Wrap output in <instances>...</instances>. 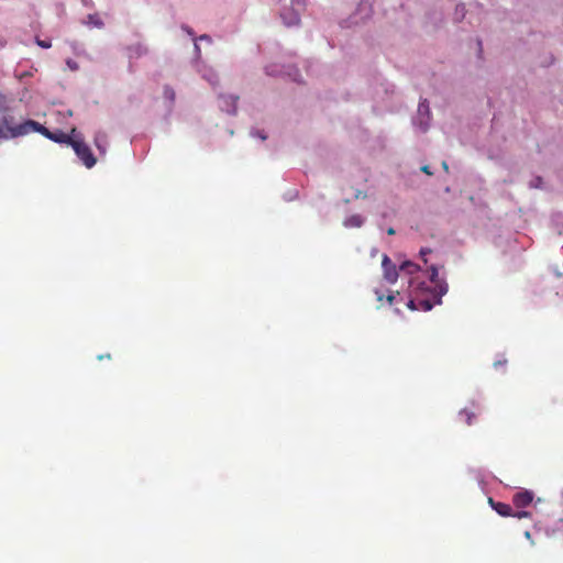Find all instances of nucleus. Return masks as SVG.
<instances>
[{"label": "nucleus", "mask_w": 563, "mask_h": 563, "mask_svg": "<svg viewBox=\"0 0 563 563\" xmlns=\"http://www.w3.org/2000/svg\"><path fill=\"white\" fill-rule=\"evenodd\" d=\"M284 75L287 76L290 80H292L295 82H298V84L302 82L301 75H300L298 68L295 66H290V65L285 66Z\"/></svg>", "instance_id": "nucleus-17"}, {"label": "nucleus", "mask_w": 563, "mask_h": 563, "mask_svg": "<svg viewBox=\"0 0 563 563\" xmlns=\"http://www.w3.org/2000/svg\"><path fill=\"white\" fill-rule=\"evenodd\" d=\"M194 48H195V54H196L197 58H199L200 54H201V49H200V46L198 45L197 41H195Z\"/></svg>", "instance_id": "nucleus-35"}, {"label": "nucleus", "mask_w": 563, "mask_h": 563, "mask_svg": "<svg viewBox=\"0 0 563 563\" xmlns=\"http://www.w3.org/2000/svg\"><path fill=\"white\" fill-rule=\"evenodd\" d=\"M198 73L201 75V77L208 81L212 87L218 86L219 78L216 70L207 65H199L198 66Z\"/></svg>", "instance_id": "nucleus-10"}, {"label": "nucleus", "mask_w": 563, "mask_h": 563, "mask_svg": "<svg viewBox=\"0 0 563 563\" xmlns=\"http://www.w3.org/2000/svg\"><path fill=\"white\" fill-rule=\"evenodd\" d=\"M84 23L86 25H88V26H91V27H97V29H103L104 27V23L100 19L98 13H90V14H88L86 20L84 21Z\"/></svg>", "instance_id": "nucleus-16"}, {"label": "nucleus", "mask_w": 563, "mask_h": 563, "mask_svg": "<svg viewBox=\"0 0 563 563\" xmlns=\"http://www.w3.org/2000/svg\"><path fill=\"white\" fill-rule=\"evenodd\" d=\"M148 52V48L143 43H136L132 44L128 47V53L130 58H140L144 55H146Z\"/></svg>", "instance_id": "nucleus-13"}, {"label": "nucleus", "mask_w": 563, "mask_h": 563, "mask_svg": "<svg viewBox=\"0 0 563 563\" xmlns=\"http://www.w3.org/2000/svg\"><path fill=\"white\" fill-rule=\"evenodd\" d=\"M430 253H431L430 249H421L420 250V256H421V258H423L424 263H427L426 255L430 254Z\"/></svg>", "instance_id": "nucleus-33"}, {"label": "nucleus", "mask_w": 563, "mask_h": 563, "mask_svg": "<svg viewBox=\"0 0 563 563\" xmlns=\"http://www.w3.org/2000/svg\"><path fill=\"white\" fill-rule=\"evenodd\" d=\"M533 500V493L531 490H521L515 494L512 503L518 508H523L530 505Z\"/></svg>", "instance_id": "nucleus-11"}, {"label": "nucleus", "mask_w": 563, "mask_h": 563, "mask_svg": "<svg viewBox=\"0 0 563 563\" xmlns=\"http://www.w3.org/2000/svg\"><path fill=\"white\" fill-rule=\"evenodd\" d=\"M489 504L492 508L503 517H509L512 515V509L508 504L494 501L493 498H489Z\"/></svg>", "instance_id": "nucleus-14"}, {"label": "nucleus", "mask_w": 563, "mask_h": 563, "mask_svg": "<svg viewBox=\"0 0 563 563\" xmlns=\"http://www.w3.org/2000/svg\"><path fill=\"white\" fill-rule=\"evenodd\" d=\"M431 111L427 99H421L417 113L412 118V124L420 132L426 133L430 128Z\"/></svg>", "instance_id": "nucleus-4"}, {"label": "nucleus", "mask_w": 563, "mask_h": 563, "mask_svg": "<svg viewBox=\"0 0 563 563\" xmlns=\"http://www.w3.org/2000/svg\"><path fill=\"white\" fill-rule=\"evenodd\" d=\"M93 144L100 155H106L109 145L108 134L102 130L97 131L93 136Z\"/></svg>", "instance_id": "nucleus-12"}, {"label": "nucleus", "mask_w": 563, "mask_h": 563, "mask_svg": "<svg viewBox=\"0 0 563 563\" xmlns=\"http://www.w3.org/2000/svg\"><path fill=\"white\" fill-rule=\"evenodd\" d=\"M542 183H543L542 177L536 176L529 181V187L539 189V188H542Z\"/></svg>", "instance_id": "nucleus-22"}, {"label": "nucleus", "mask_w": 563, "mask_h": 563, "mask_svg": "<svg viewBox=\"0 0 563 563\" xmlns=\"http://www.w3.org/2000/svg\"><path fill=\"white\" fill-rule=\"evenodd\" d=\"M238 96L234 95H220L219 96V108L221 111L229 114L236 113Z\"/></svg>", "instance_id": "nucleus-9"}, {"label": "nucleus", "mask_w": 563, "mask_h": 563, "mask_svg": "<svg viewBox=\"0 0 563 563\" xmlns=\"http://www.w3.org/2000/svg\"><path fill=\"white\" fill-rule=\"evenodd\" d=\"M81 3L88 8V9H93L95 8V3L92 0H81Z\"/></svg>", "instance_id": "nucleus-32"}, {"label": "nucleus", "mask_w": 563, "mask_h": 563, "mask_svg": "<svg viewBox=\"0 0 563 563\" xmlns=\"http://www.w3.org/2000/svg\"><path fill=\"white\" fill-rule=\"evenodd\" d=\"M506 362H507L506 360H503V361H496V362L494 363V366H495L496 368H498L499 366L505 365V364H506Z\"/></svg>", "instance_id": "nucleus-38"}, {"label": "nucleus", "mask_w": 563, "mask_h": 563, "mask_svg": "<svg viewBox=\"0 0 563 563\" xmlns=\"http://www.w3.org/2000/svg\"><path fill=\"white\" fill-rule=\"evenodd\" d=\"M394 300H395V295H394V294H389V295L387 296V301H388V303H389V305H393Z\"/></svg>", "instance_id": "nucleus-39"}, {"label": "nucleus", "mask_w": 563, "mask_h": 563, "mask_svg": "<svg viewBox=\"0 0 563 563\" xmlns=\"http://www.w3.org/2000/svg\"><path fill=\"white\" fill-rule=\"evenodd\" d=\"M376 299L382 301L384 299V294L379 289H375Z\"/></svg>", "instance_id": "nucleus-36"}, {"label": "nucleus", "mask_w": 563, "mask_h": 563, "mask_svg": "<svg viewBox=\"0 0 563 563\" xmlns=\"http://www.w3.org/2000/svg\"><path fill=\"white\" fill-rule=\"evenodd\" d=\"M285 66L272 64L265 67V71L268 76H282L284 75Z\"/></svg>", "instance_id": "nucleus-18"}, {"label": "nucleus", "mask_w": 563, "mask_h": 563, "mask_svg": "<svg viewBox=\"0 0 563 563\" xmlns=\"http://www.w3.org/2000/svg\"><path fill=\"white\" fill-rule=\"evenodd\" d=\"M291 7L302 10L305 7L303 0H291Z\"/></svg>", "instance_id": "nucleus-27"}, {"label": "nucleus", "mask_w": 563, "mask_h": 563, "mask_svg": "<svg viewBox=\"0 0 563 563\" xmlns=\"http://www.w3.org/2000/svg\"><path fill=\"white\" fill-rule=\"evenodd\" d=\"M380 87L383 88V90L386 92V93H391L394 92V86L388 84V82H382L380 84Z\"/></svg>", "instance_id": "nucleus-26"}, {"label": "nucleus", "mask_w": 563, "mask_h": 563, "mask_svg": "<svg viewBox=\"0 0 563 563\" xmlns=\"http://www.w3.org/2000/svg\"><path fill=\"white\" fill-rule=\"evenodd\" d=\"M198 40H199V41H205V42H207V43H209V44H210V43H212V38H211V36H210V35H208V34H202V35H200L199 37L195 38V41H198Z\"/></svg>", "instance_id": "nucleus-30"}, {"label": "nucleus", "mask_w": 563, "mask_h": 563, "mask_svg": "<svg viewBox=\"0 0 563 563\" xmlns=\"http://www.w3.org/2000/svg\"><path fill=\"white\" fill-rule=\"evenodd\" d=\"M374 0H360L355 11L340 22L342 27H352L360 25L371 19L373 14Z\"/></svg>", "instance_id": "nucleus-3"}, {"label": "nucleus", "mask_w": 563, "mask_h": 563, "mask_svg": "<svg viewBox=\"0 0 563 563\" xmlns=\"http://www.w3.org/2000/svg\"><path fill=\"white\" fill-rule=\"evenodd\" d=\"M399 271H405V272H407L408 274H413V273H416L417 271H419V266H418L417 264H415L413 262L406 261V262H404V263L400 265Z\"/></svg>", "instance_id": "nucleus-19"}, {"label": "nucleus", "mask_w": 563, "mask_h": 563, "mask_svg": "<svg viewBox=\"0 0 563 563\" xmlns=\"http://www.w3.org/2000/svg\"><path fill=\"white\" fill-rule=\"evenodd\" d=\"M163 95H164V98L169 102V106H172L174 103L175 97H176L175 90L169 86H165Z\"/></svg>", "instance_id": "nucleus-20"}, {"label": "nucleus", "mask_w": 563, "mask_h": 563, "mask_svg": "<svg viewBox=\"0 0 563 563\" xmlns=\"http://www.w3.org/2000/svg\"><path fill=\"white\" fill-rule=\"evenodd\" d=\"M430 283L433 287L429 286L426 282L417 283V289L421 292L430 291L432 296L435 298L434 302H431L430 299H419L418 300V309L423 311H430L434 305H441L442 297L448 292L449 285L445 279L439 277V271L435 265L430 266Z\"/></svg>", "instance_id": "nucleus-1"}, {"label": "nucleus", "mask_w": 563, "mask_h": 563, "mask_svg": "<svg viewBox=\"0 0 563 563\" xmlns=\"http://www.w3.org/2000/svg\"><path fill=\"white\" fill-rule=\"evenodd\" d=\"M421 170L427 175H432V172L430 170V167L428 165L422 166Z\"/></svg>", "instance_id": "nucleus-37"}, {"label": "nucleus", "mask_w": 563, "mask_h": 563, "mask_svg": "<svg viewBox=\"0 0 563 563\" xmlns=\"http://www.w3.org/2000/svg\"><path fill=\"white\" fill-rule=\"evenodd\" d=\"M377 253H378V250H377L376 247H373V249L371 250V256H372V257H375V256L377 255Z\"/></svg>", "instance_id": "nucleus-40"}, {"label": "nucleus", "mask_w": 563, "mask_h": 563, "mask_svg": "<svg viewBox=\"0 0 563 563\" xmlns=\"http://www.w3.org/2000/svg\"><path fill=\"white\" fill-rule=\"evenodd\" d=\"M287 197H288V198H287L288 200H291V199H292V197H290V194H287Z\"/></svg>", "instance_id": "nucleus-46"}, {"label": "nucleus", "mask_w": 563, "mask_h": 563, "mask_svg": "<svg viewBox=\"0 0 563 563\" xmlns=\"http://www.w3.org/2000/svg\"><path fill=\"white\" fill-rule=\"evenodd\" d=\"M300 11L294 7L284 9L280 13L283 23L288 27L298 26L300 23Z\"/></svg>", "instance_id": "nucleus-8"}, {"label": "nucleus", "mask_w": 563, "mask_h": 563, "mask_svg": "<svg viewBox=\"0 0 563 563\" xmlns=\"http://www.w3.org/2000/svg\"><path fill=\"white\" fill-rule=\"evenodd\" d=\"M408 307H409L410 309H412V310L418 309V301H417V300H415V299H410V300L408 301Z\"/></svg>", "instance_id": "nucleus-34"}, {"label": "nucleus", "mask_w": 563, "mask_h": 563, "mask_svg": "<svg viewBox=\"0 0 563 563\" xmlns=\"http://www.w3.org/2000/svg\"><path fill=\"white\" fill-rule=\"evenodd\" d=\"M525 537L530 540L531 539V533L529 531H526L525 532Z\"/></svg>", "instance_id": "nucleus-43"}, {"label": "nucleus", "mask_w": 563, "mask_h": 563, "mask_svg": "<svg viewBox=\"0 0 563 563\" xmlns=\"http://www.w3.org/2000/svg\"><path fill=\"white\" fill-rule=\"evenodd\" d=\"M387 233H388L389 235H394L396 232H395V230H394L393 228H389V229L387 230Z\"/></svg>", "instance_id": "nucleus-42"}, {"label": "nucleus", "mask_w": 563, "mask_h": 563, "mask_svg": "<svg viewBox=\"0 0 563 563\" xmlns=\"http://www.w3.org/2000/svg\"><path fill=\"white\" fill-rule=\"evenodd\" d=\"M287 197H288V198H287L288 200H291V199H292V197H290V194H287Z\"/></svg>", "instance_id": "nucleus-45"}, {"label": "nucleus", "mask_w": 563, "mask_h": 563, "mask_svg": "<svg viewBox=\"0 0 563 563\" xmlns=\"http://www.w3.org/2000/svg\"><path fill=\"white\" fill-rule=\"evenodd\" d=\"M36 43L38 46L43 47V48H49L52 46V43L51 41L48 40H36Z\"/></svg>", "instance_id": "nucleus-25"}, {"label": "nucleus", "mask_w": 563, "mask_h": 563, "mask_svg": "<svg viewBox=\"0 0 563 563\" xmlns=\"http://www.w3.org/2000/svg\"><path fill=\"white\" fill-rule=\"evenodd\" d=\"M511 516H514V517H516V518L521 519V518L529 517V516H530V512L525 511V510H520V511H517V512H512V515H511Z\"/></svg>", "instance_id": "nucleus-28"}, {"label": "nucleus", "mask_w": 563, "mask_h": 563, "mask_svg": "<svg viewBox=\"0 0 563 563\" xmlns=\"http://www.w3.org/2000/svg\"><path fill=\"white\" fill-rule=\"evenodd\" d=\"M382 268L385 280L389 284H395L398 279V269L386 254L383 255Z\"/></svg>", "instance_id": "nucleus-7"}, {"label": "nucleus", "mask_w": 563, "mask_h": 563, "mask_svg": "<svg viewBox=\"0 0 563 563\" xmlns=\"http://www.w3.org/2000/svg\"><path fill=\"white\" fill-rule=\"evenodd\" d=\"M16 132H18L16 134H30L32 132H38L56 143H64V144H68V145L73 139L62 131L51 132L44 125H42L38 122L33 121V120L24 121L23 125L20 126Z\"/></svg>", "instance_id": "nucleus-2"}, {"label": "nucleus", "mask_w": 563, "mask_h": 563, "mask_svg": "<svg viewBox=\"0 0 563 563\" xmlns=\"http://www.w3.org/2000/svg\"><path fill=\"white\" fill-rule=\"evenodd\" d=\"M365 223V218L361 214H352L343 221L345 228H361Z\"/></svg>", "instance_id": "nucleus-15"}, {"label": "nucleus", "mask_w": 563, "mask_h": 563, "mask_svg": "<svg viewBox=\"0 0 563 563\" xmlns=\"http://www.w3.org/2000/svg\"><path fill=\"white\" fill-rule=\"evenodd\" d=\"M98 358L99 360L106 358V355H99Z\"/></svg>", "instance_id": "nucleus-44"}, {"label": "nucleus", "mask_w": 563, "mask_h": 563, "mask_svg": "<svg viewBox=\"0 0 563 563\" xmlns=\"http://www.w3.org/2000/svg\"><path fill=\"white\" fill-rule=\"evenodd\" d=\"M460 416H465L466 417V423L468 426L472 424V420L474 418V413L470 412L467 409H462L460 412H459Z\"/></svg>", "instance_id": "nucleus-23"}, {"label": "nucleus", "mask_w": 563, "mask_h": 563, "mask_svg": "<svg viewBox=\"0 0 563 563\" xmlns=\"http://www.w3.org/2000/svg\"><path fill=\"white\" fill-rule=\"evenodd\" d=\"M69 145L87 168H92L96 165V157L90 147L84 141L71 139Z\"/></svg>", "instance_id": "nucleus-5"}, {"label": "nucleus", "mask_w": 563, "mask_h": 563, "mask_svg": "<svg viewBox=\"0 0 563 563\" xmlns=\"http://www.w3.org/2000/svg\"><path fill=\"white\" fill-rule=\"evenodd\" d=\"M442 167H443V169H444L445 172H448V170H449V165H448V163H446L445 161H443V162H442Z\"/></svg>", "instance_id": "nucleus-41"}, {"label": "nucleus", "mask_w": 563, "mask_h": 563, "mask_svg": "<svg viewBox=\"0 0 563 563\" xmlns=\"http://www.w3.org/2000/svg\"><path fill=\"white\" fill-rule=\"evenodd\" d=\"M67 66L71 69V70H77L78 69V64L73 60V59H68L66 62Z\"/></svg>", "instance_id": "nucleus-31"}, {"label": "nucleus", "mask_w": 563, "mask_h": 563, "mask_svg": "<svg viewBox=\"0 0 563 563\" xmlns=\"http://www.w3.org/2000/svg\"><path fill=\"white\" fill-rule=\"evenodd\" d=\"M181 30L185 31L189 36L194 37V40L196 38L194 30L190 26L184 24L181 25Z\"/></svg>", "instance_id": "nucleus-29"}, {"label": "nucleus", "mask_w": 563, "mask_h": 563, "mask_svg": "<svg viewBox=\"0 0 563 563\" xmlns=\"http://www.w3.org/2000/svg\"><path fill=\"white\" fill-rule=\"evenodd\" d=\"M465 5L460 3L455 8V19L456 21H461L465 16Z\"/></svg>", "instance_id": "nucleus-21"}, {"label": "nucleus", "mask_w": 563, "mask_h": 563, "mask_svg": "<svg viewBox=\"0 0 563 563\" xmlns=\"http://www.w3.org/2000/svg\"><path fill=\"white\" fill-rule=\"evenodd\" d=\"M251 135L254 136V137H258L262 141H265L267 139V136L264 133V131H260V130H252L251 131Z\"/></svg>", "instance_id": "nucleus-24"}, {"label": "nucleus", "mask_w": 563, "mask_h": 563, "mask_svg": "<svg viewBox=\"0 0 563 563\" xmlns=\"http://www.w3.org/2000/svg\"><path fill=\"white\" fill-rule=\"evenodd\" d=\"M23 125V122L20 124H14V119L11 115H4L0 121V140H9L19 136H23L24 134H16L20 126Z\"/></svg>", "instance_id": "nucleus-6"}]
</instances>
